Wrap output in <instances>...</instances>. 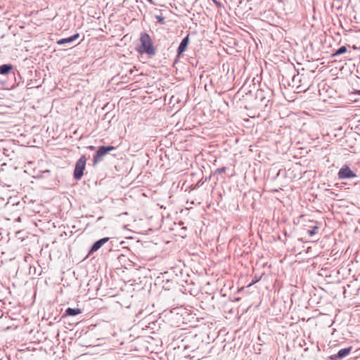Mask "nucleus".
<instances>
[{"instance_id":"a211bd4d","label":"nucleus","mask_w":360,"mask_h":360,"mask_svg":"<svg viewBox=\"0 0 360 360\" xmlns=\"http://www.w3.org/2000/svg\"><path fill=\"white\" fill-rule=\"evenodd\" d=\"M109 115H110V112H107V113H105V115H104V118H103V119H107V118H108Z\"/></svg>"},{"instance_id":"1a4fd4ad","label":"nucleus","mask_w":360,"mask_h":360,"mask_svg":"<svg viewBox=\"0 0 360 360\" xmlns=\"http://www.w3.org/2000/svg\"><path fill=\"white\" fill-rule=\"evenodd\" d=\"M82 313V310L79 308H70L68 307L65 309L63 316H75Z\"/></svg>"},{"instance_id":"ddd939ff","label":"nucleus","mask_w":360,"mask_h":360,"mask_svg":"<svg viewBox=\"0 0 360 360\" xmlns=\"http://www.w3.org/2000/svg\"><path fill=\"white\" fill-rule=\"evenodd\" d=\"M303 79H304V75L300 74V72H298L297 75H295L292 77V80L294 84H297V83H301L302 82Z\"/></svg>"},{"instance_id":"aec40b11","label":"nucleus","mask_w":360,"mask_h":360,"mask_svg":"<svg viewBox=\"0 0 360 360\" xmlns=\"http://www.w3.org/2000/svg\"><path fill=\"white\" fill-rule=\"evenodd\" d=\"M255 282H258V280H257V278H255Z\"/></svg>"},{"instance_id":"6e6552de","label":"nucleus","mask_w":360,"mask_h":360,"mask_svg":"<svg viewBox=\"0 0 360 360\" xmlns=\"http://www.w3.org/2000/svg\"><path fill=\"white\" fill-rule=\"evenodd\" d=\"M79 37V33H75V34L63 38L57 41V44L58 45H65V44H70L73 43L75 41H76Z\"/></svg>"},{"instance_id":"0eeeda50","label":"nucleus","mask_w":360,"mask_h":360,"mask_svg":"<svg viewBox=\"0 0 360 360\" xmlns=\"http://www.w3.org/2000/svg\"><path fill=\"white\" fill-rule=\"evenodd\" d=\"M189 44V34L183 38L177 49V56L180 57L186 50Z\"/></svg>"},{"instance_id":"7ed1b4c3","label":"nucleus","mask_w":360,"mask_h":360,"mask_svg":"<svg viewBox=\"0 0 360 360\" xmlns=\"http://www.w3.org/2000/svg\"><path fill=\"white\" fill-rule=\"evenodd\" d=\"M86 162V158L84 155H82L76 162L73 177L75 180H80L84 174Z\"/></svg>"},{"instance_id":"f03ea898","label":"nucleus","mask_w":360,"mask_h":360,"mask_svg":"<svg viewBox=\"0 0 360 360\" xmlns=\"http://www.w3.org/2000/svg\"><path fill=\"white\" fill-rule=\"evenodd\" d=\"M115 147L112 146H99L94 155L93 158V165H96L99 162H101L103 158L108 153L112 150H114Z\"/></svg>"},{"instance_id":"f8f14e48","label":"nucleus","mask_w":360,"mask_h":360,"mask_svg":"<svg viewBox=\"0 0 360 360\" xmlns=\"http://www.w3.org/2000/svg\"><path fill=\"white\" fill-rule=\"evenodd\" d=\"M347 51V46H342L338 49L333 51L331 53V57H337L339 56Z\"/></svg>"},{"instance_id":"412c9836","label":"nucleus","mask_w":360,"mask_h":360,"mask_svg":"<svg viewBox=\"0 0 360 360\" xmlns=\"http://www.w3.org/2000/svg\"><path fill=\"white\" fill-rule=\"evenodd\" d=\"M255 282H258V280H257V278H255Z\"/></svg>"},{"instance_id":"423d86ee","label":"nucleus","mask_w":360,"mask_h":360,"mask_svg":"<svg viewBox=\"0 0 360 360\" xmlns=\"http://www.w3.org/2000/svg\"><path fill=\"white\" fill-rule=\"evenodd\" d=\"M352 349V347L341 349L336 354L330 356V359L332 360H342L350 353Z\"/></svg>"},{"instance_id":"f257e3e1","label":"nucleus","mask_w":360,"mask_h":360,"mask_svg":"<svg viewBox=\"0 0 360 360\" xmlns=\"http://www.w3.org/2000/svg\"><path fill=\"white\" fill-rule=\"evenodd\" d=\"M140 42L141 46L136 48V51L139 53H146L149 57H153L155 55V49L148 34L141 32L140 36Z\"/></svg>"},{"instance_id":"6ab92c4d","label":"nucleus","mask_w":360,"mask_h":360,"mask_svg":"<svg viewBox=\"0 0 360 360\" xmlns=\"http://www.w3.org/2000/svg\"><path fill=\"white\" fill-rule=\"evenodd\" d=\"M104 27H105V29L107 28V25L106 24H104Z\"/></svg>"},{"instance_id":"9d476101","label":"nucleus","mask_w":360,"mask_h":360,"mask_svg":"<svg viewBox=\"0 0 360 360\" xmlns=\"http://www.w3.org/2000/svg\"><path fill=\"white\" fill-rule=\"evenodd\" d=\"M340 27L341 28L342 32L346 34V32H360V29L356 30L355 27H354V29L350 27V24L346 23V24H339Z\"/></svg>"},{"instance_id":"2eb2a0df","label":"nucleus","mask_w":360,"mask_h":360,"mask_svg":"<svg viewBox=\"0 0 360 360\" xmlns=\"http://www.w3.org/2000/svg\"><path fill=\"white\" fill-rule=\"evenodd\" d=\"M226 170V167H222L220 168H218L215 170V174H222L224 173Z\"/></svg>"},{"instance_id":"dca6fc26","label":"nucleus","mask_w":360,"mask_h":360,"mask_svg":"<svg viewBox=\"0 0 360 360\" xmlns=\"http://www.w3.org/2000/svg\"><path fill=\"white\" fill-rule=\"evenodd\" d=\"M212 1L218 8H221L222 7V4L220 0H212Z\"/></svg>"},{"instance_id":"39448f33","label":"nucleus","mask_w":360,"mask_h":360,"mask_svg":"<svg viewBox=\"0 0 360 360\" xmlns=\"http://www.w3.org/2000/svg\"><path fill=\"white\" fill-rule=\"evenodd\" d=\"M110 240V238L105 237L101 238L93 243L89 251V255L93 254L94 252L98 250L105 243Z\"/></svg>"},{"instance_id":"4468645a","label":"nucleus","mask_w":360,"mask_h":360,"mask_svg":"<svg viewBox=\"0 0 360 360\" xmlns=\"http://www.w3.org/2000/svg\"><path fill=\"white\" fill-rule=\"evenodd\" d=\"M319 226H313V227H312V229H311L308 230V234H309L310 236H312L315 235V234L317 233V231H318V230H319Z\"/></svg>"},{"instance_id":"20e7f679","label":"nucleus","mask_w":360,"mask_h":360,"mask_svg":"<svg viewBox=\"0 0 360 360\" xmlns=\"http://www.w3.org/2000/svg\"><path fill=\"white\" fill-rule=\"evenodd\" d=\"M338 176L340 179H348L356 177V173L347 165H344L340 169Z\"/></svg>"},{"instance_id":"f3484780","label":"nucleus","mask_w":360,"mask_h":360,"mask_svg":"<svg viewBox=\"0 0 360 360\" xmlns=\"http://www.w3.org/2000/svg\"><path fill=\"white\" fill-rule=\"evenodd\" d=\"M88 148L91 150H94L96 149V147L94 146H89Z\"/></svg>"},{"instance_id":"9b49d317","label":"nucleus","mask_w":360,"mask_h":360,"mask_svg":"<svg viewBox=\"0 0 360 360\" xmlns=\"http://www.w3.org/2000/svg\"><path fill=\"white\" fill-rule=\"evenodd\" d=\"M13 66L11 64H3L0 65V75H6L13 70Z\"/></svg>"}]
</instances>
